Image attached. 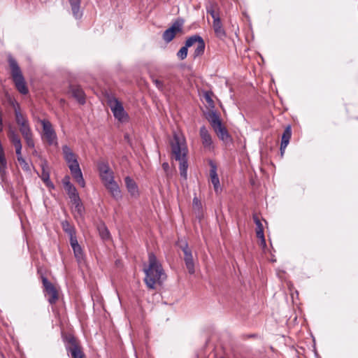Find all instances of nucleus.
I'll list each match as a JSON object with an SVG mask.
<instances>
[{
    "instance_id": "nucleus-1",
    "label": "nucleus",
    "mask_w": 358,
    "mask_h": 358,
    "mask_svg": "<svg viewBox=\"0 0 358 358\" xmlns=\"http://www.w3.org/2000/svg\"><path fill=\"white\" fill-rule=\"evenodd\" d=\"M144 272L145 273L144 281L150 289H155L156 285H161L166 279V274L161 263L152 252L148 255V266L144 268Z\"/></svg>"
},
{
    "instance_id": "nucleus-2",
    "label": "nucleus",
    "mask_w": 358,
    "mask_h": 358,
    "mask_svg": "<svg viewBox=\"0 0 358 358\" xmlns=\"http://www.w3.org/2000/svg\"><path fill=\"white\" fill-rule=\"evenodd\" d=\"M171 149L172 158L179 162V170L181 177L187 179L188 148L185 138L182 136L175 134L171 142Z\"/></svg>"
},
{
    "instance_id": "nucleus-3",
    "label": "nucleus",
    "mask_w": 358,
    "mask_h": 358,
    "mask_svg": "<svg viewBox=\"0 0 358 358\" xmlns=\"http://www.w3.org/2000/svg\"><path fill=\"white\" fill-rule=\"evenodd\" d=\"M99 176L111 196L117 201L122 199L121 190L117 183L114 180L113 171L107 162H100L98 164Z\"/></svg>"
},
{
    "instance_id": "nucleus-4",
    "label": "nucleus",
    "mask_w": 358,
    "mask_h": 358,
    "mask_svg": "<svg viewBox=\"0 0 358 358\" xmlns=\"http://www.w3.org/2000/svg\"><path fill=\"white\" fill-rule=\"evenodd\" d=\"M62 152L64 155V159L68 164L73 178L79 185H80L82 187H84L85 186V182L83 178V173L76 154L67 145L62 146Z\"/></svg>"
},
{
    "instance_id": "nucleus-5",
    "label": "nucleus",
    "mask_w": 358,
    "mask_h": 358,
    "mask_svg": "<svg viewBox=\"0 0 358 358\" xmlns=\"http://www.w3.org/2000/svg\"><path fill=\"white\" fill-rule=\"evenodd\" d=\"M205 117L210 122L212 128L217 137L223 142L228 143L232 141V138L227 128L222 124L220 115L214 110H209L205 113Z\"/></svg>"
},
{
    "instance_id": "nucleus-6",
    "label": "nucleus",
    "mask_w": 358,
    "mask_h": 358,
    "mask_svg": "<svg viewBox=\"0 0 358 358\" xmlns=\"http://www.w3.org/2000/svg\"><path fill=\"white\" fill-rule=\"evenodd\" d=\"M8 63L10 68L12 79L16 89L22 94H27L29 92L24 78L17 61L10 56L8 57Z\"/></svg>"
},
{
    "instance_id": "nucleus-7",
    "label": "nucleus",
    "mask_w": 358,
    "mask_h": 358,
    "mask_svg": "<svg viewBox=\"0 0 358 358\" xmlns=\"http://www.w3.org/2000/svg\"><path fill=\"white\" fill-rule=\"evenodd\" d=\"M65 348L68 355L72 358H85V355L79 341L73 335H67L63 338Z\"/></svg>"
},
{
    "instance_id": "nucleus-8",
    "label": "nucleus",
    "mask_w": 358,
    "mask_h": 358,
    "mask_svg": "<svg viewBox=\"0 0 358 358\" xmlns=\"http://www.w3.org/2000/svg\"><path fill=\"white\" fill-rule=\"evenodd\" d=\"M178 245L184 253V261L186 268L190 274L195 273L194 261L192 255V250L189 248L188 244L185 241H178Z\"/></svg>"
},
{
    "instance_id": "nucleus-9",
    "label": "nucleus",
    "mask_w": 358,
    "mask_h": 358,
    "mask_svg": "<svg viewBox=\"0 0 358 358\" xmlns=\"http://www.w3.org/2000/svg\"><path fill=\"white\" fill-rule=\"evenodd\" d=\"M184 22L185 21L182 18H177L172 25L164 31L162 35L163 40L166 43H170L178 33L182 31Z\"/></svg>"
},
{
    "instance_id": "nucleus-10",
    "label": "nucleus",
    "mask_w": 358,
    "mask_h": 358,
    "mask_svg": "<svg viewBox=\"0 0 358 358\" xmlns=\"http://www.w3.org/2000/svg\"><path fill=\"white\" fill-rule=\"evenodd\" d=\"M197 43V46L194 52V57H197L202 55L205 50V42L201 36L195 34L189 36L185 41L187 47H192L194 44Z\"/></svg>"
},
{
    "instance_id": "nucleus-11",
    "label": "nucleus",
    "mask_w": 358,
    "mask_h": 358,
    "mask_svg": "<svg viewBox=\"0 0 358 358\" xmlns=\"http://www.w3.org/2000/svg\"><path fill=\"white\" fill-rule=\"evenodd\" d=\"M109 105L114 117L120 122H124L128 118V115L125 112L124 107L120 101L117 99L110 100Z\"/></svg>"
},
{
    "instance_id": "nucleus-12",
    "label": "nucleus",
    "mask_w": 358,
    "mask_h": 358,
    "mask_svg": "<svg viewBox=\"0 0 358 358\" xmlns=\"http://www.w3.org/2000/svg\"><path fill=\"white\" fill-rule=\"evenodd\" d=\"M43 130V136L49 145H57V135L53 129L51 123L48 120L41 121Z\"/></svg>"
},
{
    "instance_id": "nucleus-13",
    "label": "nucleus",
    "mask_w": 358,
    "mask_h": 358,
    "mask_svg": "<svg viewBox=\"0 0 358 358\" xmlns=\"http://www.w3.org/2000/svg\"><path fill=\"white\" fill-rule=\"evenodd\" d=\"M44 291L48 295V301L50 304H55L58 300V292L55 286L45 276L41 277Z\"/></svg>"
},
{
    "instance_id": "nucleus-14",
    "label": "nucleus",
    "mask_w": 358,
    "mask_h": 358,
    "mask_svg": "<svg viewBox=\"0 0 358 358\" xmlns=\"http://www.w3.org/2000/svg\"><path fill=\"white\" fill-rule=\"evenodd\" d=\"M15 117L22 135L31 132L28 119L21 112L16 111Z\"/></svg>"
},
{
    "instance_id": "nucleus-15",
    "label": "nucleus",
    "mask_w": 358,
    "mask_h": 358,
    "mask_svg": "<svg viewBox=\"0 0 358 358\" xmlns=\"http://www.w3.org/2000/svg\"><path fill=\"white\" fill-rule=\"evenodd\" d=\"M210 177L212 184L213 185L215 192L218 194L221 191L220 180L217 174V166L216 164L210 161Z\"/></svg>"
},
{
    "instance_id": "nucleus-16",
    "label": "nucleus",
    "mask_w": 358,
    "mask_h": 358,
    "mask_svg": "<svg viewBox=\"0 0 358 358\" xmlns=\"http://www.w3.org/2000/svg\"><path fill=\"white\" fill-rule=\"evenodd\" d=\"M8 138L15 148L17 154L22 153V143L18 134L13 130H10L8 134Z\"/></svg>"
},
{
    "instance_id": "nucleus-17",
    "label": "nucleus",
    "mask_w": 358,
    "mask_h": 358,
    "mask_svg": "<svg viewBox=\"0 0 358 358\" xmlns=\"http://www.w3.org/2000/svg\"><path fill=\"white\" fill-rule=\"evenodd\" d=\"M292 136V129L290 125H287L282 135L281 143H280V153L282 156L285 152V150L289 143V140Z\"/></svg>"
},
{
    "instance_id": "nucleus-18",
    "label": "nucleus",
    "mask_w": 358,
    "mask_h": 358,
    "mask_svg": "<svg viewBox=\"0 0 358 358\" xmlns=\"http://www.w3.org/2000/svg\"><path fill=\"white\" fill-rule=\"evenodd\" d=\"M213 28L217 38L223 39L226 37L227 33L223 27L220 18H216L213 21Z\"/></svg>"
},
{
    "instance_id": "nucleus-19",
    "label": "nucleus",
    "mask_w": 358,
    "mask_h": 358,
    "mask_svg": "<svg viewBox=\"0 0 358 358\" xmlns=\"http://www.w3.org/2000/svg\"><path fill=\"white\" fill-rule=\"evenodd\" d=\"M70 245L73 250L74 256L78 262L84 259V253L81 246L79 245L77 238L70 240Z\"/></svg>"
},
{
    "instance_id": "nucleus-20",
    "label": "nucleus",
    "mask_w": 358,
    "mask_h": 358,
    "mask_svg": "<svg viewBox=\"0 0 358 358\" xmlns=\"http://www.w3.org/2000/svg\"><path fill=\"white\" fill-rule=\"evenodd\" d=\"M200 136L202 143L205 148H210L212 145L213 141L210 134H209L207 128L202 126L199 130Z\"/></svg>"
},
{
    "instance_id": "nucleus-21",
    "label": "nucleus",
    "mask_w": 358,
    "mask_h": 358,
    "mask_svg": "<svg viewBox=\"0 0 358 358\" xmlns=\"http://www.w3.org/2000/svg\"><path fill=\"white\" fill-rule=\"evenodd\" d=\"M253 220L257 226L256 235L258 238L261 240L262 245H266V241L264 235V227L263 225L257 215H253Z\"/></svg>"
},
{
    "instance_id": "nucleus-22",
    "label": "nucleus",
    "mask_w": 358,
    "mask_h": 358,
    "mask_svg": "<svg viewBox=\"0 0 358 358\" xmlns=\"http://www.w3.org/2000/svg\"><path fill=\"white\" fill-rule=\"evenodd\" d=\"M125 185L127 191L131 196H137L138 195V188L136 182L129 176L124 178Z\"/></svg>"
},
{
    "instance_id": "nucleus-23",
    "label": "nucleus",
    "mask_w": 358,
    "mask_h": 358,
    "mask_svg": "<svg viewBox=\"0 0 358 358\" xmlns=\"http://www.w3.org/2000/svg\"><path fill=\"white\" fill-rule=\"evenodd\" d=\"M7 170V161L5 157V153L2 144H0V177L3 180Z\"/></svg>"
},
{
    "instance_id": "nucleus-24",
    "label": "nucleus",
    "mask_w": 358,
    "mask_h": 358,
    "mask_svg": "<svg viewBox=\"0 0 358 358\" xmlns=\"http://www.w3.org/2000/svg\"><path fill=\"white\" fill-rule=\"evenodd\" d=\"M62 229L64 231V232L68 234V236H69V241L73 238H77L76 229H75L74 226L72 225L71 224H70V222L69 221H67V220L62 221Z\"/></svg>"
},
{
    "instance_id": "nucleus-25",
    "label": "nucleus",
    "mask_w": 358,
    "mask_h": 358,
    "mask_svg": "<svg viewBox=\"0 0 358 358\" xmlns=\"http://www.w3.org/2000/svg\"><path fill=\"white\" fill-rule=\"evenodd\" d=\"M71 92L73 96L80 103L84 104L85 103V93L82 88L78 86H73L71 87Z\"/></svg>"
},
{
    "instance_id": "nucleus-26",
    "label": "nucleus",
    "mask_w": 358,
    "mask_h": 358,
    "mask_svg": "<svg viewBox=\"0 0 358 358\" xmlns=\"http://www.w3.org/2000/svg\"><path fill=\"white\" fill-rule=\"evenodd\" d=\"M72 13L75 18L79 19L82 16V13L80 10L81 0H69Z\"/></svg>"
},
{
    "instance_id": "nucleus-27",
    "label": "nucleus",
    "mask_w": 358,
    "mask_h": 358,
    "mask_svg": "<svg viewBox=\"0 0 358 358\" xmlns=\"http://www.w3.org/2000/svg\"><path fill=\"white\" fill-rule=\"evenodd\" d=\"M64 189L66 191L67 194H68L69 199H71V202L80 199L79 196L78 192L73 185H71L69 187H65Z\"/></svg>"
},
{
    "instance_id": "nucleus-28",
    "label": "nucleus",
    "mask_w": 358,
    "mask_h": 358,
    "mask_svg": "<svg viewBox=\"0 0 358 358\" xmlns=\"http://www.w3.org/2000/svg\"><path fill=\"white\" fill-rule=\"evenodd\" d=\"M41 178L45 182L47 187L54 188V185L50 180L49 171L45 170L44 167L42 168Z\"/></svg>"
},
{
    "instance_id": "nucleus-29",
    "label": "nucleus",
    "mask_w": 358,
    "mask_h": 358,
    "mask_svg": "<svg viewBox=\"0 0 358 358\" xmlns=\"http://www.w3.org/2000/svg\"><path fill=\"white\" fill-rule=\"evenodd\" d=\"M72 203L74 205L75 207V213L79 216H82L84 212V206L81 202L80 199H77L75 201H73Z\"/></svg>"
},
{
    "instance_id": "nucleus-30",
    "label": "nucleus",
    "mask_w": 358,
    "mask_h": 358,
    "mask_svg": "<svg viewBox=\"0 0 358 358\" xmlns=\"http://www.w3.org/2000/svg\"><path fill=\"white\" fill-rule=\"evenodd\" d=\"M98 229L102 239L106 240L110 238V232L104 224L99 226Z\"/></svg>"
},
{
    "instance_id": "nucleus-31",
    "label": "nucleus",
    "mask_w": 358,
    "mask_h": 358,
    "mask_svg": "<svg viewBox=\"0 0 358 358\" xmlns=\"http://www.w3.org/2000/svg\"><path fill=\"white\" fill-rule=\"evenodd\" d=\"M24 138L26 143L28 147L31 148H34L35 146V143L33 139V134L32 131L26 134L22 135Z\"/></svg>"
},
{
    "instance_id": "nucleus-32",
    "label": "nucleus",
    "mask_w": 358,
    "mask_h": 358,
    "mask_svg": "<svg viewBox=\"0 0 358 358\" xmlns=\"http://www.w3.org/2000/svg\"><path fill=\"white\" fill-rule=\"evenodd\" d=\"M212 94L213 93L211 92L207 91L204 92L203 97L208 104L209 107L211 108H213L215 107L214 101L212 99Z\"/></svg>"
},
{
    "instance_id": "nucleus-33",
    "label": "nucleus",
    "mask_w": 358,
    "mask_h": 358,
    "mask_svg": "<svg viewBox=\"0 0 358 358\" xmlns=\"http://www.w3.org/2000/svg\"><path fill=\"white\" fill-rule=\"evenodd\" d=\"M193 208L195 211H197L199 214L202 210V205L201 201L197 198L194 197L192 201Z\"/></svg>"
},
{
    "instance_id": "nucleus-34",
    "label": "nucleus",
    "mask_w": 358,
    "mask_h": 358,
    "mask_svg": "<svg viewBox=\"0 0 358 358\" xmlns=\"http://www.w3.org/2000/svg\"><path fill=\"white\" fill-rule=\"evenodd\" d=\"M187 50H188V47H187V45H185V46L182 47L178 52V53H177L178 57L181 60L185 59L187 56Z\"/></svg>"
},
{
    "instance_id": "nucleus-35",
    "label": "nucleus",
    "mask_w": 358,
    "mask_h": 358,
    "mask_svg": "<svg viewBox=\"0 0 358 358\" xmlns=\"http://www.w3.org/2000/svg\"><path fill=\"white\" fill-rule=\"evenodd\" d=\"M17 161L19 162L20 164L22 166V168L25 170H29V167L28 164L26 162L25 159L22 157V153L17 154Z\"/></svg>"
},
{
    "instance_id": "nucleus-36",
    "label": "nucleus",
    "mask_w": 358,
    "mask_h": 358,
    "mask_svg": "<svg viewBox=\"0 0 358 358\" xmlns=\"http://www.w3.org/2000/svg\"><path fill=\"white\" fill-rule=\"evenodd\" d=\"M10 103L14 108L15 115H16V111L21 112L20 104L15 100L10 99Z\"/></svg>"
},
{
    "instance_id": "nucleus-37",
    "label": "nucleus",
    "mask_w": 358,
    "mask_h": 358,
    "mask_svg": "<svg viewBox=\"0 0 358 358\" xmlns=\"http://www.w3.org/2000/svg\"><path fill=\"white\" fill-rule=\"evenodd\" d=\"M207 13L211 15L213 20H215L216 18H220L219 14L215 13L213 7L207 8Z\"/></svg>"
},
{
    "instance_id": "nucleus-38",
    "label": "nucleus",
    "mask_w": 358,
    "mask_h": 358,
    "mask_svg": "<svg viewBox=\"0 0 358 358\" xmlns=\"http://www.w3.org/2000/svg\"><path fill=\"white\" fill-rule=\"evenodd\" d=\"M152 82L155 83V86L157 87V89L160 91H163L164 86L162 81L158 80V79H153Z\"/></svg>"
},
{
    "instance_id": "nucleus-39",
    "label": "nucleus",
    "mask_w": 358,
    "mask_h": 358,
    "mask_svg": "<svg viewBox=\"0 0 358 358\" xmlns=\"http://www.w3.org/2000/svg\"><path fill=\"white\" fill-rule=\"evenodd\" d=\"M62 183L64 185V188L73 185V184H71V182H70V177L69 176H66L64 177V178L62 179Z\"/></svg>"
},
{
    "instance_id": "nucleus-40",
    "label": "nucleus",
    "mask_w": 358,
    "mask_h": 358,
    "mask_svg": "<svg viewBox=\"0 0 358 358\" xmlns=\"http://www.w3.org/2000/svg\"><path fill=\"white\" fill-rule=\"evenodd\" d=\"M169 164L168 162H164L162 164V169H164V171L168 173V171L169 170Z\"/></svg>"
},
{
    "instance_id": "nucleus-41",
    "label": "nucleus",
    "mask_w": 358,
    "mask_h": 358,
    "mask_svg": "<svg viewBox=\"0 0 358 358\" xmlns=\"http://www.w3.org/2000/svg\"><path fill=\"white\" fill-rule=\"evenodd\" d=\"M42 2L45 3L48 1V0H41Z\"/></svg>"
},
{
    "instance_id": "nucleus-42",
    "label": "nucleus",
    "mask_w": 358,
    "mask_h": 358,
    "mask_svg": "<svg viewBox=\"0 0 358 358\" xmlns=\"http://www.w3.org/2000/svg\"><path fill=\"white\" fill-rule=\"evenodd\" d=\"M222 358H224V357H222Z\"/></svg>"
}]
</instances>
